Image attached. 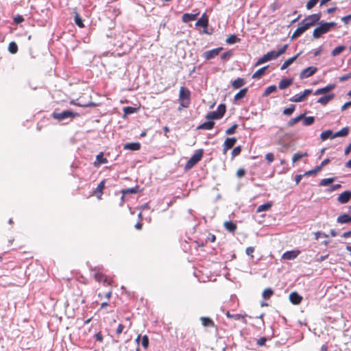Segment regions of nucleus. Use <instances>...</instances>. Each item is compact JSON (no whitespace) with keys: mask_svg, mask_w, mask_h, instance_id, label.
<instances>
[{"mask_svg":"<svg viewBox=\"0 0 351 351\" xmlns=\"http://www.w3.org/2000/svg\"><path fill=\"white\" fill-rule=\"evenodd\" d=\"M206 119L208 120L213 121V119H219L221 117L216 111H212L208 113Z\"/></svg>","mask_w":351,"mask_h":351,"instance_id":"nucleus-40","label":"nucleus"},{"mask_svg":"<svg viewBox=\"0 0 351 351\" xmlns=\"http://www.w3.org/2000/svg\"><path fill=\"white\" fill-rule=\"evenodd\" d=\"M95 278L98 282H101L103 280L104 282L106 281L105 276L102 274L99 273V272L95 274Z\"/></svg>","mask_w":351,"mask_h":351,"instance_id":"nucleus-55","label":"nucleus"},{"mask_svg":"<svg viewBox=\"0 0 351 351\" xmlns=\"http://www.w3.org/2000/svg\"><path fill=\"white\" fill-rule=\"evenodd\" d=\"M265 159L267 160L268 162H272L274 160V155L272 153H267L265 155Z\"/></svg>","mask_w":351,"mask_h":351,"instance_id":"nucleus-59","label":"nucleus"},{"mask_svg":"<svg viewBox=\"0 0 351 351\" xmlns=\"http://www.w3.org/2000/svg\"><path fill=\"white\" fill-rule=\"evenodd\" d=\"M222 47H218L211 50L206 51L203 53L202 57L206 60H211L217 56L219 52L222 50Z\"/></svg>","mask_w":351,"mask_h":351,"instance_id":"nucleus-8","label":"nucleus"},{"mask_svg":"<svg viewBox=\"0 0 351 351\" xmlns=\"http://www.w3.org/2000/svg\"><path fill=\"white\" fill-rule=\"evenodd\" d=\"M307 27L302 22L299 23L298 27L294 31L291 36V39H295L300 36L304 32L307 30Z\"/></svg>","mask_w":351,"mask_h":351,"instance_id":"nucleus-12","label":"nucleus"},{"mask_svg":"<svg viewBox=\"0 0 351 351\" xmlns=\"http://www.w3.org/2000/svg\"><path fill=\"white\" fill-rule=\"evenodd\" d=\"M14 21L16 24H19L24 21V18L21 15H17L14 17Z\"/></svg>","mask_w":351,"mask_h":351,"instance_id":"nucleus-64","label":"nucleus"},{"mask_svg":"<svg viewBox=\"0 0 351 351\" xmlns=\"http://www.w3.org/2000/svg\"><path fill=\"white\" fill-rule=\"evenodd\" d=\"M272 206V203L271 202H268L263 204H261L258 206L256 209V213H261L263 211H267L269 210Z\"/></svg>","mask_w":351,"mask_h":351,"instance_id":"nucleus-29","label":"nucleus"},{"mask_svg":"<svg viewBox=\"0 0 351 351\" xmlns=\"http://www.w3.org/2000/svg\"><path fill=\"white\" fill-rule=\"evenodd\" d=\"M319 1V0H309L306 3V8L307 10L312 9Z\"/></svg>","mask_w":351,"mask_h":351,"instance_id":"nucleus-53","label":"nucleus"},{"mask_svg":"<svg viewBox=\"0 0 351 351\" xmlns=\"http://www.w3.org/2000/svg\"><path fill=\"white\" fill-rule=\"evenodd\" d=\"M300 54H301V52L298 53L295 56H294L289 58L288 60H287L282 64L280 69L281 70H285V69H287L289 66H290L291 64H293L297 60V58L300 56Z\"/></svg>","mask_w":351,"mask_h":351,"instance_id":"nucleus-19","label":"nucleus"},{"mask_svg":"<svg viewBox=\"0 0 351 351\" xmlns=\"http://www.w3.org/2000/svg\"><path fill=\"white\" fill-rule=\"evenodd\" d=\"M77 113L73 112L72 110H66L61 112H53L51 117L58 121H64L66 120L71 121L74 117L77 116Z\"/></svg>","mask_w":351,"mask_h":351,"instance_id":"nucleus-1","label":"nucleus"},{"mask_svg":"<svg viewBox=\"0 0 351 351\" xmlns=\"http://www.w3.org/2000/svg\"><path fill=\"white\" fill-rule=\"evenodd\" d=\"M203 150L198 149L195 152V153L191 157V158L187 161L185 169H191L195 164H197L199 160H201L203 156Z\"/></svg>","mask_w":351,"mask_h":351,"instance_id":"nucleus-4","label":"nucleus"},{"mask_svg":"<svg viewBox=\"0 0 351 351\" xmlns=\"http://www.w3.org/2000/svg\"><path fill=\"white\" fill-rule=\"evenodd\" d=\"M8 51L12 53V54H14L17 52L18 51V46L16 44V43L14 42H11L10 44H9V46H8Z\"/></svg>","mask_w":351,"mask_h":351,"instance_id":"nucleus-43","label":"nucleus"},{"mask_svg":"<svg viewBox=\"0 0 351 351\" xmlns=\"http://www.w3.org/2000/svg\"><path fill=\"white\" fill-rule=\"evenodd\" d=\"M237 138L234 137L227 138L223 145V153L226 154L228 149H231L237 143Z\"/></svg>","mask_w":351,"mask_h":351,"instance_id":"nucleus-10","label":"nucleus"},{"mask_svg":"<svg viewBox=\"0 0 351 351\" xmlns=\"http://www.w3.org/2000/svg\"><path fill=\"white\" fill-rule=\"evenodd\" d=\"M303 125L305 126L311 125L315 121L314 117H305L303 118Z\"/></svg>","mask_w":351,"mask_h":351,"instance_id":"nucleus-41","label":"nucleus"},{"mask_svg":"<svg viewBox=\"0 0 351 351\" xmlns=\"http://www.w3.org/2000/svg\"><path fill=\"white\" fill-rule=\"evenodd\" d=\"M292 83L293 80L291 78L282 79V80L280 81L278 87L281 90L285 89L288 86H289Z\"/></svg>","mask_w":351,"mask_h":351,"instance_id":"nucleus-23","label":"nucleus"},{"mask_svg":"<svg viewBox=\"0 0 351 351\" xmlns=\"http://www.w3.org/2000/svg\"><path fill=\"white\" fill-rule=\"evenodd\" d=\"M289 300L292 304H299L302 302V297L297 292H292L289 295Z\"/></svg>","mask_w":351,"mask_h":351,"instance_id":"nucleus-16","label":"nucleus"},{"mask_svg":"<svg viewBox=\"0 0 351 351\" xmlns=\"http://www.w3.org/2000/svg\"><path fill=\"white\" fill-rule=\"evenodd\" d=\"M333 132L331 130H327L323 132H322L320 135V138L322 141H326L328 138H332V136Z\"/></svg>","mask_w":351,"mask_h":351,"instance_id":"nucleus-34","label":"nucleus"},{"mask_svg":"<svg viewBox=\"0 0 351 351\" xmlns=\"http://www.w3.org/2000/svg\"><path fill=\"white\" fill-rule=\"evenodd\" d=\"M351 199V191H345L337 197V200L341 204H346Z\"/></svg>","mask_w":351,"mask_h":351,"instance_id":"nucleus-11","label":"nucleus"},{"mask_svg":"<svg viewBox=\"0 0 351 351\" xmlns=\"http://www.w3.org/2000/svg\"><path fill=\"white\" fill-rule=\"evenodd\" d=\"M208 25V19L206 16L205 14H204L200 19L197 20V21L195 23L196 27H202L204 28L207 27Z\"/></svg>","mask_w":351,"mask_h":351,"instance_id":"nucleus-17","label":"nucleus"},{"mask_svg":"<svg viewBox=\"0 0 351 351\" xmlns=\"http://www.w3.org/2000/svg\"><path fill=\"white\" fill-rule=\"evenodd\" d=\"M317 71V68L315 66H308L300 73V78L304 79L313 75Z\"/></svg>","mask_w":351,"mask_h":351,"instance_id":"nucleus-9","label":"nucleus"},{"mask_svg":"<svg viewBox=\"0 0 351 351\" xmlns=\"http://www.w3.org/2000/svg\"><path fill=\"white\" fill-rule=\"evenodd\" d=\"M226 105L223 104H221L218 106L217 107V109L216 110V112H217V114L220 116V117L221 118L225 112H226Z\"/></svg>","mask_w":351,"mask_h":351,"instance_id":"nucleus-42","label":"nucleus"},{"mask_svg":"<svg viewBox=\"0 0 351 351\" xmlns=\"http://www.w3.org/2000/svg\"><path fill=\"white\" fill-rule=\"evenodd\" d=\"M335 88V84H330L323 88H318L317 89L315 92H314V95H323V94H325L326 93H328L330 92V90H333L334 88Z\"/></svg>","mask_w":351,"mask_h":351,"instance_id":"nucleus-13","label":"nucleus"},{"mask_svg":"<svg viewBox=\"0 0 351 351\" xmlns=\"http://www.w3.org/2000/svg\"><path fill=\"white\" fill-rule=\"evenodd\" d=\"M328 32V30L327 29L324 21H321L319 23V26H317L313 32V36L314 38H320L323 34H326Z\"/></svg>","mask_w":351,"mask_h":351,"instance_id":"nucleus-5","label":"nucleus"},{"mask_svg":"<svg viewBox=\"0 0 351 351\" xmlns=\"http://www.w3.org/2000/svg\"><path fill=\"white\" fill-rule=\"evenodd\" d=\"M273 291L270 288L265 289L263 292V297L265 299L269 298L273 295Z\"/></svg>","mask_w":351,"mask_h":351,"instance_id":"nucleus-47","label":"nucleus"},{"mask_svg":"<svg viewBox=\"0 0 351 351\" xmlns=\"http://www.w3.org/2000/svg\"><path fill=\"white\" fill-rule=\"evenodd\" d=\"M215 123L213 121L208 120L197 127L199 130H211L213 128Z\"/></svg>","mask_w":351,"mask_h":351,"instance_id":"nucleus-27","label":"nucleus"},{"mask_svg":"<svg viewBox=\"0 0 351 351\" xmlns=\"http://www.w3.org/2000/svg\"><path fill=\"white\" fill-rule=\"evenodd\" d=\"M307 156V153H306V152L304 154L295 153L293 156L292 161H293V162H295L298 161L299 160H300L304 156Z\"/></svg>","mask_w":351,"mask_h":351,"instance_id":"nucleus-46","label":"nucleus"},{"mask_svg":"<svg viewBox=\"0 0 351 351\" xmlns=\"http://www.w3.org/2000/svg\"><path fill=\"white\" fill-rule=\"evenodd\" d=\"M124 149L136 151L140 149L141 145L139 143H128L124 145Z\"/></svg>","mask_w":351,"mask_h":351,"instance_id":"nucleus-24","label":"nucleus"},{"mask_svg":"<svg viewBox=\"0 0 351 351\" xmlns=\"http://www.w3.org/2000/svg\"><path fill=\"white\" fill-rule=\"evenodd\" d=\"M303 118H304V114H300V115H298V117H295V118H293V119H291L288 123H287V125L289 127H291V126H293V125H295V123H297L298 121H301L303 119Z\"/></svg>","mask_w":351,"mask_h":351,"instance_id":"nucleus-32","label":"nucleus"},{"mask_svg":"<svg viewBox=\"0 0 351 351\" xmlns=\"http://www.w3.org/2000/svg\"><path fill=\"white\" fill-rule=\"evenodd\" d=\"M312 93V90L311 89H305L303 93H298L293 96L289 101L292 102H301L303 101L305 98Z\"/></svg>","mask_w":351,"mask_h":351,"instance_id":"nucleus-7","label":"nucleus"},{"mask_svg":"<svg viewBox=\"0 0 351 351\" xmlns=\"http://www.w3.org/2000/svg\"><path fill=\"white\" fill-rule=\"evenodd\" d=\"M141 344H142V346L145 349H147L148 348V346H149V338H148V337L147 335H144L142 337Z\"/></svg>","mask_w":351,"mask_h":351,"instance_id":"nucleus-51","label":"nucleus"},{"mask_svg":"<svg viewBox=\"0 0 351 351\" xmlns=\"http://www.w3.org/2000/svg\"><path fill=\"white\" fill-rule=\"evenodd\" d=\"M288 45H284L280 49H279L278 51H274V53L276 55V58L281 56L282 54L285 53L286 50L287 49Z\"/></svg>","mask_w":351,"mask_h":351,"instance_id":"nucleus-44","label":"nucleus"},{"mask_svg":"<svg viewBox=\"0 0 351 351\" xmlns=\"http://www.w3.org/2000/svg\"><path fill=\"white\" fill-rule=\"evenodd\" d=\"M232 56V52L231 51H228L223 53L221 55V59L222 60H228Z\"/></svg>","mask_w":351,"mask_h":351,"instance_id":"nucleus-52","label":"nucleus"},{"mask_svg":"<svg viewBox=\"0 0 351 351\" xmlns=\"http://www.w3.org/2000/svg\"><path fill=\"white\" fill-rule=\"evenodd\" d=\"M191 92L184 86L180 89L179 100L180 105L184 108H187L190 104Z\"/></svg>","mask_w":351,"mask_h":351,"instance_id":"nucleus-2","label":"nucleus"},{"mask_svg":"<svg viewBox=\"0 0 351 351\" xmlns=\"http://www.w3.org/2000/svg\"><path fill=\"white\" fill-rule=\"evenodd\" d=\"M247 88H244L243 89H241L235 95L234 97V101H239L240 99H242L247 94Z\"/></svg>","mask_w":351,"mask_h":351,"instance_id":"nucleus-31","label":"nucleus"},{"mask_svg":"<svg viewBox=\"0 0 351 351\" xmlns=\"http://www.w3.org/2000/svg\"><path fill=\"white\" fill-rule=\"evenodd\" d=\"M276 59V55L274 53V50L270 51L265 54L263 56L260 58L255 64V66H257L262 64H264L267 62H269L272 60Z\"/></svg>","mask_w":351,"mask_h":351,"instance_id":"nucleus-6","label":"nucleus"},{"mask_svg":"<svg viewBox=\"0 0 351 351\" xmlns=\"http://www.w3.org/2000/svg\"><path fill=\"white\" fill-rule=\"evenodd\" d=\"M324 24L328 32L331 29V28H332L337 25L335 22H324Z\"/></svg>","mask_w":351,"mask_h":351,"instance_id":"nucleus-61","label":"nucleus"},{"mask_svg":"<svg viewBox=\"0 0 351 351\" xmlns=\"http://www.w3.org/2000/svg\"><path fill=\"white\" fill-rule=\"evenodd\" d=\"M226 316L228 317H230V318H232L235 320H239L241 319H242L243 317V315H240V314H234V315H232L230 313L229 311H227V313H226Z\"/></svg>","mask_w":351,"mask_h":351,"instance_id":"nucleus-50","label":"nucleus"},{"mask_svg":"<svg viewBox=\"0 0 351 351\" xmlns=\"http://www.w3.org/2000/svg\"><path fill=\"white\" fill-rule=\"evenodd\" d=\"M334 97H335V94L330 93V94L321 97L320 98L318 99L317 102L323 106H326Z\"/></svg>","mask_w":351,"mask_h":351,"instance_id":"nucleus-15","label":"nucleus"},{"mask_svg":"<svg viewBox=\"0 0 351 351\" xmlns=\"http://www.w3.org/2000/svg\"><path fill=\"white\" fill-rule=\"evenodd\" d=\"M138 191V186L132 187L127 189L122 190V193L123 195L128 194V193H136Z\"/></svg>","mask_w":351,"mask_h":351,"instance_id":"nucleus-45","label":"nucleus"},{"mask_svg":"<svg viewBox=\"0 0 351 351\" xmlns=\"http://www.w3.org/2000/svg\"><path fill=\"white\" fill-rule=\"evenodd\" d=\"M277 90V87L275 85H271L266 88L265 90L263 97H267L269 95H270L271 93L275 92Z\"/></svg>","mask_w":351,"mask_h":351,"instance_id":"nucleus-36","label":"nucleus"},{"mask_svg":"<svg viewBox=\"0 0 351 351\" xmlns=\"http://www.w3.org/2000/svg\"><path fill=\"white\" fill-rule=\"evenodd\" d=\"M254 252V247H247L245 250V253L247 255L250 256L251 257H253V252Z\"/></svg>","mask_w":351,"mask_h":351,"instance_id":"nucleus-63","label":"nucleus"},{"mask_svg":"<svg viewBox=\"0 0 351 351\" xmlns=\"http://www.w3.org/2000/svg\"><path fill=\"white\" fill-rule=\"evenodd\" d=\"M319 171H321V167L317 166L314 169H312V170H310V171L306 172L304 175L315 174V173H317Z\"/></svg>","mask_w":351,"mask_h":351,"instance_id":"nucleus-58","label":"nucleus"},{"mask_svg":"<svg viewBox=\"0 0 351 351\" xmlns=\"http://www.w3.org/2000/svg\"><path fill=\"white\" fill-rule=\"evenodd\" d=\"M266 341H267L266 337H261L257 340V345L259 346H263L265 344Z\"/></svg>","mask_w":351,"mask_h":351,"instance_id":"nucleus-62","label":"nucleus"},{"mask_svg":"<svg viewBox=\"0 0 351 351\" xmlns=\"http://www.w3.org/2000/svg\"><path fill=\"white\" fill-rule=\"evenodd\" d=\"M108 160L104 157L103 153L101 152L96 156V160L94 162V165L95 167H99L100 165L106 164Z\"/></svg>","mask_w":351,"mask_h":351,"instance_id":"nucleus-26","label":"nucleus"},{"mask_svg":"<svg viewBox=\"0 0 351 351\" xmlns=\"http://www.w3.org/2000/svg\"><path fill=\"white\" fill-rule=\"evenodd\" d=\"M338 223H349L351 222V216L348 214H342L337 219Z\"/></svg>","mask_w":351,"mask_h":351,"instance_id":"nucleus-21","label":"nucleus"},{"mask_svg":"<svg viewBox=\"0 0 351 351\" xmlns=\"http://www.w3.org/2000/svg\"><path fill=\"white\" fill-rule=\"evenodd\" d=\"M346 49V47L343 45H340L337 47H335L332 51H331V56L335 57L340 54L343 51H344Z\"/></svg>","mask_w":351,"mask_h":351,"instance_id":"nucleus-35","label":"nucleus"},{"mask_svg":"<svg viewBox=\"0 0 351 351\" xmlns=\"http://www.w3.org/2000/svg\"><path fill=\"white\" fill-rule=\"evenodd\" d=\"M74 12H75L74 21H75V24L79 27H83L84 25V23H83L82 18L80 17V16L79 15V14L76 11H75Z\"/></svg>","mask_w":351,"mask_h":351,"instance_id":"nucleus-37","label":"nucleus"},{"mask_svg":"<svg viewBox=\"0 0 351 351\" xmlns=\"http://www.w3.org/2000/svg\"><path fill=\"white\" fill-rule=\"evenodd\" d=\"M322 17L321 12H318L317 14H313L308 15L305 17L301 22L304 24V25L308 29L311 27L315 25L317 23H318Z\"/></svg>","mask_w":351,"mask_h":351,"instance_id":"nucleus-3","label":"nucleus"},{"mask_svg":"<svg viewBox=\"0 0 351 351\" xmlns=\"http://www.w3.org/2000/svg\"><path fill=\"white\" fill-rule=\"evenodd\" d=\"M237 128H238L237 124L235 123V124L232 125L230 128H229L228 129H227L226 130V135H232V134H234Z\"/></svg>","mask_w":351,"mask_h":351,"instance_id":"nucleus-48","label":"nucleus"},{"mask_svg":"<svg viewBox=\"0 0 351 351\" xmlns=\"http://www.w3.org/2000/svg\"><path fill=\"white\" fill-rule=\"evenodd\" d=\"M200 320L202 322V324L205 327H215L214 322L208 317H201Z\"/></svg>","mask_w":351,"mask_h":351,"instance_id":"nucleus-25","label":"nucleus"},{"mask_svg":"<svg viewBox=\"0 0 351 351\" xmlns=\"http://www.w3.org/2000/svg\"><path fill=\"white\" fill-rule=\"evenodd\" d=\"M351 78V72L347 74H345L339 77L340 82H344Z\"/></svg>","mask_w":351,"mask_h":351,"instance_id":"nucleus-60","label":"nucleus"},{"mask_svg":"<svg viewBox=\"0 0 351 351\" xmlns=\"http://www.w3.org/2000/svg\"><path fill=\"white\" fill-rule=\"evenodd\" d=\"M241 152V146H237V147H234L233 149V150L232 151V158L239 155Z\"/></svg>","mask_w":351,"mask_h":351,"instance_id":"nucleus-54","label":"nucleus"},{"mask_svg":"<svg viewBox=\"0 0 351 351\" xmlns=\"http://www.w3.org/2000/svg\"><path fill=\"white\" fill-rule=\"evenodd\" d=\"M225 228L230 232H233L237 229V225L232 221H225L224 222Z\"/></svg>","mask_w":351,"mask_h":351,"instance_id":"nucleus-33","label":"nucleus"},{"mask_svg":"<svg viewBox=\"0 0 351 351\" xmlns=\"http://www.w3.org/2000/svg\"><path fill=\"white\" fill-rule=\"evenodd\" d=\"M341 21L345 24V25H347V24H349L350 21H351V14H348L347 16H343L341 19Z\"/></svg>","mask_w":351,"mask_h":351,"instance_id":"nucleus-57","label":"nucleus"},{"mask_svg":"<svg viewBox=\"0 0 351 351\" xmlns=\"http://www.w3.org/2000/svg\"><path fill=\"white\" fill-rule=\"evenodd\" d=\"M198 14H199V13H196V14L185 13L182 15V20L184 23H189L190 21H194L195 19H196Z\"/></svg>","mask_w":351,"mask_h":351,"instance_id":"nucleus-22","label":"nucleus"},{"mask_svg":"<svg viewBox=\"0 0 351 351\" xmlns=\"http://www.w3.org/2000/svg\"><path fill=\"white\" fill-rule=\"evenodd\" d=\"M123 111L125 114H130L135 112V108L133 107L128 106L124 108Z\"/></svg>","mask_w":351,"mask_h":351,"instance_id":"nucleus-56","label":"nucleus"},{"mask_svg":"<svg viewBox=\"0 0 351 351\" xmlns=\"http://www.w3.org/2000/svg\"><path fill=\"white\" fill-rule=\"evenodd\" d=\"M245 84L244 79L238 77L232 82L234 88L237 89L243 86Z\"/></svg>","mask_w":351,"mask_h":351,"instance_id":"nucleus-28","label":"nucleus"},{"mask_svg":"<svg viewBox=\"0 0 351 351\" xmlns=\"http://www.w3.org/2000/svg\"><path fill=\"white\" fill-rule=\"evenodd\" d=\"M269 67V66H263L258 70H257L253 75L252 78L254 79H259L261 78L265 73L266 69Z\"/></svg>","mask_w":351,"mask_h":351,"instance_id":"nucleus-30","label":"nucleus"},{"mask_svg":"<svg viewBox=\"0 0 351 351\" xmlns=\"http://www.w3.org/2000/svg\"><path fill=\"white\" fill-rule=\"evenodd\" d=\"M348 133H349V128L348 127L343 128L339 131H338L335 133H333V134L332 136V139L337 138V137L346 136L348 134Z\"/></svg>","mask_w":351,"mask_h":351,"instance_id":"nucleus-20","label":"nucleus"},{"mask_svg":"<svg viewBox=\"0 0 351 351\" xmlns=\"http://www.w3.org/2000/svg\"><path fill=\"white\" fill-rule=\"evenodd\" d=\"M300 254L299 250H291L285 252L282 258L285 260H293Z\"/></svg>","mask_w":351,"mask_h":351,"instance_id":"nucleus-14","label":"nucleus"},{"mask_svg":"<svg viewBox=\"0 0 351 351\" xmlns=\"http://www.w3.org/2000/svg\"><path fill=\"white\" fill-rule=\"evenodd\" d=\"M240 41V38H239L236 35L233 34V35H231L230 36H229L226 42V43L229 44V45H232V44H234L236 43H238Z\"/></svg>","mask_w":351,"mask_h":351,"instance_id":"nucleus-39","label":"nucleus"},{"mask_svg":"<svg viewBox=\"0 0 351 351\" xmlns=\"http://www.w3.org/2000/svg\"><path fill=\"white\" fill-rule=\"evenodd\" d=\"M295 110V106L291 105L290 107L284 109L283 114L287 116L292 114Z\"/></svg>","mask_w":351,"mask_h":351,"instance_id":"nucleus-49","label":"nucleus"},{"mask_svg":"<svg viewBox=\"0 0 351 351\" xmlns=\"http://www.w3.org/2000/svg\"><path fill=\"white\" fill-rule=\"evenodd\" d=\"M335 178H328L322 179L319 182V185L323 186H328L329 184L332 183L335 180Z\"/></svg>","mask_w":351,"mask_h":351,"instance_id":"nucleus-38","label":"nucleus"},{"mask_svg":"<svg viewBox=\"0 0 351 351\" xmlns=\"http://www.w3.org/2000/svg\"><path fill=\"white\" fill-rule=\"evenodd\" d=\"M104 188H105V181L103 180L99 182V184L97 185V188L95 189L93 193L97 196L98 199L101 198L103 190Z\"/></svg>","mask_w":351,"mask_h":351,"instance_id":"nucleus-18","label":"nucleus"}]
</instances>
